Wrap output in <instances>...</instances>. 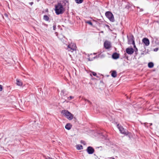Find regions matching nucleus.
Here are the masks:
<instances>
[{
    "instance_id": "nucleus-1",
    "label": "nucleus",
    "mask_w": 159,
    "mask_h": 159,
    "mask_svg": "<svg viewBox=\"0 0 159 159\" xmlns=\"http://www.w3.org/2000/svg\"><path fill=\"white\" fill-rule=\"evenodd\" d=\"M64 10L63 6L61 3H58L57 5L55 6V11L57 15L62 14Z\"/></svg>"
},
{
    "instance_id": "nucleus-2",
    "label": "nucleus",
    "mask_w": 159,
    "mask_h": 159,
    "mask_svg": "<svg viewBox=\"0 0 159 159\" xmlns=\"http://www.w3.org/2000/svg\"><path fill=\"white\" fill-rule=\"evenodd\" d=\"M117 127L120 132L121 134H124L125 135H128L129 137V138L130 137V133H129L127 130H126L122 126L118 124L117 125Z\"/></svg>"
},
{
    "instance_id": "nucleus-3",
    "label": "nucleus",
    "mask_w": 159,
    "mask_h": 159,
    "mask_svg": "<svg viewBox=\"0 0 159 159\" xmlns=\"http://www.w3.org/2000/svg\"><path fill=\"white\" fill-rule=\"evenodd\" d=\"M61 113H62L68 120H70L72 119L73 115L70 112L67 110H62L61 111Z\"/></svg>"
},
{
    "instance_id": "nucleus-4",
    "label": "nucleus",
    "mask_w": 159,
    "mask_h": 159,
    "mask_svg": "<svg viewBox=\"0 0 159 159\" xmlns=\"http://www.w3.org/2000/svg\"><path fill=\"white\" fill-rule=\"evenodd\" d=\"M105 15L110 21L112 22L114 21L115 20L113 15L110 11L106 12L105 13Z\"/></svg>"
},
{
    "instance_id": "nucleus-5",
    "label": "nucleus",
    "mask_w": 159,
    "mask_h": 159,
    "mask_svg": "<svg viewBox=\"0 0 159 159\" xmlns=\"http://www.w3.org/2000/svg\"><path fill=\"white\" fill-rule=\"evenodd\" d=\"M68 47L69 49V51L72 52L73 51L75 50L76 48L75 44L73 43H71L68 46Z\"/></svg>"
},
{
    "instance_id": "nucleus-6",
    "label": "nucleus",
    "mask_w": 159,
    "mask_h": 159,
    "mask_svg": "<svg viewBox=\"0 0 159 159\" xmlns=\"http://www.w3.org/2000/svg\"><path fill=\"white\" fill-rule=\"evenodd\" d=\"M142 41L144 44V45L146 46H148L150 44V41L147 38H143L142 40Z\"/></svg>"
},
{
    "instance_id": "nucleus-7",
    "label": "nucleus",
    "mask_w": 159,
    "mask_h": 159,
    "mask_svg": "<svg viewBox=\"0 0 159 159\" xmlns=\"http://www.w3.org/2000/svg\"><path fill=\"white\" fill-rule=\"evenodd\" d=\"M104 46L105 48L106 49H109L111 47V43L109 41H106L104 43Z\"/></svg>"
},
{
    "instance_id": "nucleus-8",
    "label": "nucleus",
    "mask_w": 159,
    "mask_h": 159,
    "mask_svg": "<svg viewBox=\"0 0 159 159\" xmlns=\"http://www.w3.org/2000/svg\"><path fill=\"white\" fill-rule=\"evenodd\" d=\"M87 152L89 154H92L94 152V150L91 147H88L87 149Z\"/></svg>"
},
{
    "instance_id": "nucleus-9",
    "label": "nucleus",
    "mask_w": 159,
    "mask_h": 159,
    "mask_svg": "<svg viewBox=\"0 0 159 159\" xmlns=\"http://www.w3.org/2000/svg\"><path fill=\"white\" fill-rule=\"evenodd\" d=\"M134 52V50L132 48H128L126 49V52L129 54L131 55Z\"/></svg>"
},
{
    "instance_id": "nucleus-10",
    "label": "nucleus",
    "mask_w": 159,
    "mask_h": 159,
    "mask_svg": "<svg viewBox=\"0 0 159 159\" xmlns=\"http://www.w3.org/2000/svg\"><path fill=\"white\" fill-rule=\"evenodd\" d=\"M119 55L117 53H115L112 55V57L114 59H116L119 58Z\"/></svg>"
},
{
    "instance_id": "nucleus-11",
    "label": "nucleus",
    "mask_w": 159,
    "mask_h": 159,
    "mask_svg": "<svg viewBox=\"0 0 159 159\" xmlns=\"http://www.w3.org/2000/svg\"><path fill=\"white\" fill-rule=\"evenodd\" d=\"M71 125L70 123H67L65 126V128L68 130H70L71 129Z\"/></svg>"
},
{
    "instance_id": "nucleus-12",
    "label": "nucleus",
    "mask_w": 159,
    "mask_h": 159,
    "mask_svg": "<svg viewBox=\"0 0 159 159\" xmlns=\"http://www.w3.org/2000/svg\"><path fill=\"white\" fill-rule=\"evenodd\" d=\"M16 84L18 86H21L22 84V83L21 81L19 79H17L16 80Z\"/></svg>"
},
{
    "instance_id": "nucleus-13",
    "label": "nucleus",
    "mask_w": 159,
    "mask_h": 159,
    "mask_svg": "<svg viewBox=\"0 0 159 159\" xmlns=\"http://www.w3.org/2000/svg\"><path fill=\"white\" fill-rule=\"evenodd\" d=\"M4 16H5V17H4L2 15H1V16L2 17V18L3 19H4L5 20H8V15L7 14V13H5L4 14Z\"/></svg>"
},
{
    "instance_id": "nucleus-14",
    "label": "nucleus",
    "mask_w": 159,
    "mask_h": 159,
    "mask_svg": "<svg viewBox=\"0 0 159 159\" xmlns=\"http://www.w3.org/2000/svg\"><path fill=\"white\" fill-rule=\"evenodd\" d=\"M111 75L113 77H116L117 76V73L116 71L115 70L112 71L111 74Z\"/></svg>"
},
{
    "instance_id": "nucleus-15",
    "label": "nucleus",
    "mask_w": 159,
    "mask_h": 159,
    "mask_svg": "<svg viewBox=\"0 0 159 159\" xmlns=\"http://www.w3.org/2000/svg\"><path fill=\"white\" fill-rule=\"evenodd\" d=\"M148 67L150 68H152L154 66V64L152 62H149L148 63Z\"/></svg>"
},
{
    "instance_id": "nucleus-16",
    "label": "nucleus",
    "mask_w": 159,
    "mask_h": 159,
    "mask_svg": "<svg viewBox=\"0 0 159 159\" xmlns=\"http://www.w3.org/2000/svg\"><path fill=\"white\" fill-rule=\"evenodd\" d=\"M76 148L78 150H81L83 149V146L81 145H78L76 146Z\"/></svg>"
},
{
    "instance_id": "nucleus-17",
    "label": "nucleus",
    "mask_w": 159,
    "mask_h": 159,
    "mask_svg": "<svg viewBox=\"0 0 159 159\" xmlns=\"http://www.w3.org/2000/svg\"><path fill=\"white\" fill-rule=\"evenodd\" d=\"M130 40H131L132 42V43L134 45V48H136V46H135V43H134V40L133 39V38H132L131 39H130Z\"/></svg>"
},
{
    "instance_id": "nucleus-18",
    "label": "nucleus",
    "mask_w": 159,
    "mask_h": 159,
    "mask_svg": "<svg viewBox=\"0 0 159 159\" xmlns=\"http://www.w3.org/2000/svg\"><path fill=\"white\" fill-rule=\"evenodd\" d=\"M49 17L47 15H44L43 16V19L46 21H48L49 20Z\"/></svg>"
},
{
    "instance_id": "nucleus-19",
    "label": "nucleus",
    "mask_w": 159,
    "mask_h": 159,
    "mask_svg": "<svg viewBox=\"0 0 159 159\" xmlns=\"http://www.w3.org/2000/svg\"><path fill=\"white\" fill-rule=\"evenodd\" d=\"M76 2L77 3H81L83 2V0H75Z\"/></svg>"
},
{
    "instance_id": "nucleus-20",
    "label": "nucleus",
    "mask_w": 159,
    "mask_h": 159,
    "mask_svg": "<svg viewBox=\"0 0 159 159\" xmlns=\"http://www.w3.org/2000/svg\"><path fill=\"white\" fill-rule=\"evenodd\" d=\"M86 23L89 24V25H91L92 26L93 25L92 23L90 21H86Z\"/></svg>"
},
{
    "instance_id": "nucleus-21",
    "label": "nucleus",
    "mask_w": 159,
    "mask_h": 159,
    "mask_svg": "<svg viewBox=\"0 0 159 159\" xmlns=\"http://www.w3.org/2000/svg\"><path fill=\"white\" fill-rule=\"evenodd\" d=\"M53 30H55L56 29V25L55 24H54L53 26Z\"/></svg>"
},
{
    "instance_id": "nucleus-22",
    "label": "nucleus",
    "mask_w": 159,
    "mask_h": 159,
    "mask_svg": "<svg viewBox=\"0 0 159 159\" xmlns=\"http://www.w3.org/2000/svg\"><path fill=\"white\" fill-rule=\"evenodd\" d=\"M65 92V91L64 90H62L61 91V95H64V92Z\"/></svg>"
},
{
    "instance_id": "nucleus-23",
    "label": "nucleus",
    "mask_w": 159,
    "mask_h": 159,
    "mask_svg": "<svg viewBox=\"0 0 159 159\" xmlns=\"http://www.w3.org/2000/svg\"><path fill=\"white\" fill-rule=\"evenodd\" d=\"M2 86L0 85V91H1L2 90Z\"/></svg>"
},
{
    "instance_id": "nucleus-24",
    "label": "nucleus",
    "mask_w": 159,
    "mask_h": 159,
    "mask_svg": "<svg viewBox=\"0 0 159 159\" xmlns=\"http://www.w3.org/2000/svg\"><path fill=\"white\" fill-rule=\"evenodd\" d=\"M74 98V97H72V96H70L69 98H68V99H69V100H70L71 99H72V98Z\"/></svg>"
},
{
    "instance_id": "nucleus-25",
    "label": "nucleus",
    "mask_w": 159,
    "mask_h": 159,
    "mask_svg": "<svg viewBox=\"0 0 159 159\" xmlns=\"http://www.w3.org/2000/svg\"><path fill=\"white\" fill-rule=\"evenodd\" d=\"M93 75L94 76L96 75V73L94 72H92Z\"/></svg>"
},
{
    "instance_id": "nucleus-26",
    "label": "nucleus",
    "mask_w": 159,
    "mask_h": 159,
    "mask_svg": "<svg viewBox=\"0 0 159 159\" xmlns=\"http://www.w3.org/2000/svg\"><path fill=\"white\" fill-rule=\"evenodd\" d=\"M85 101L88 102H89V103H91V102H90V101L89 100L87 99H85Z\"/></svg>"
},
{
    "instance_id": "nucleus-27",
    "label": "nucleus",
    "mask_w": 159,
    "mask_h": 159,
    "mask_svg": "<svg viewBox=\"0 0 159 159\" xmlns=\"http://www.w3.org/2000/svg\"><path fill=\"white\" fill-rule=\"evenodd\" d=\"M29 3L30 5L31 6H32L33 4L34 3H33V2H30Z\"/></svg>"
},
{
    "instance_id": "nucleus-28",
    "label": "nucleus",
    "mask_w": 159,
    "mask_h": 159,
    "mask_svg": "<svg viewBox=\"0 0 159 159\" xmlns=\"http://www.w3.org/2000/svg\"><path fill=\"white\" fill-rule=\"evenodd\" d=\"M81 143L84 144H85V142L84 141H82Z\"/></svg>"
},
{
    "instance_id": "nucleus-29",
    "label": "nucleus",
    "mask_w": 159,
    "mask_h": 159,
    "mask_svg": "<svg viewBox=\"0 0 159 159\" xmlns=\"http://www.w3.org/2000/svg\"><path fill=\"white\" fill-rule=\"evenodd\" d=\"M158 50V48H156L155 49L154 51H157Z\"/></svg>"
},
{
    "instance_id": "nucleus-30",
    "label": "nucleus",
    "mask_w": 159,
    "mask_h": 159,
    "mask_svg": "<svg viewBox=\"0 0 159 159\" xmlns=\"http://www.w3.org/2000/svg\"><path fill=\"white\" fill-rule=\"evenodd\" d=\"M45 12H48V9H47L45 10Z\"/></svg>"
},
{
    "instance_id": "nucleus-31",
    "label": "nucleus",
    "mask_w": 159,
    "mask_h": 159,
    "mask_svg": "<svg viewBox=\"0 0 159 159\" xmlns=\"http://www.w3.org/2000/svg\"><path fill=\"white\" fill-rule=\"evenodd\" d=\"M137 51H138V49H137V48H136V49L135 50V52H136Z\"/></svg>"
},
{
    "instance_id": "nucleus-32",
    "label": "nucleus",
    "mask_w": 159,
    "mask_h": 159,
    "mask_svg": "<svg viewBox=\"0 0 159 159\" xmlns=\"http://www.w3.org/2000/svg\"><path fill=\"white\" fill-rule=\"evenodd\" d=\"M106 26H107V27H109V26L108 25H106Z\"/></svg>"
},
{
    "instance_id": "nucleus-33",
    "label": "nucleus",
    "mask_w": 159,
    "mask_h": 159,
    "mask_svg": "<svg viewBox=\"0 0 159 159\" xmlns=\"http://www.w3.org/2000/svg\"><path fill=\"white\" fill-rule=\"evenodd\" d=\"M129 6H128V7H127L126 6V8H127V9H128V8H129Z\"/></svg>"
},
{
    "instance_id": "nucleus-34",
    "label": "nucleus",
    "mask_w": 159,
    "mask_h": 159,
    "mask_svg": "<svg viewBox=\"0 0 159 159\" xmlns=\"http://www.w3.org/2000/svg\"><path fill=\"white\" fill-rule=\"evenodd\" d=\"M141 11H143V9H141Z\"/></svg>"
},
{
    "instance_id": "nucleus-35",
    "label": "nucleus",
    "mask_w": 159,
    "mask_h": 159,
    "mask_svg": "<svg viewBox=\"0 0 159 159\" xmlns=\"http://www.w3.org/2000/svg\"><path fill=\"white\" fill-rule=\"evenodd\" d=\"M152 125V123L150 124V125Z\"/></svg>"
},
{
    "instance_id": "nucleus-36",
    "label": "nucleus",
    "mask_w": 159,
    "mask_h": 159,
    "mask_svg": "<svg viewBox=\"0 0 159 159\" xmlns=\"http://www.w3.org/2000/svg\"><path fill=\"white\" fill-rule=\"evenodd\" d=\"M146 124V123H145L144 124V125H145Z\"/></svg>"
},
{
    "instance_id": "nucleus-37",
    "label": "nucleus",
    "mask_w": 159,
    "mask_h": 159,
    "mask_svg": "<svg viewBox=\"0 0 159 159\" xmlns=\"http://www.w3.org/2000/svg\"><path fill=\"white\" fill-rule=\"evenodd\" d=\"M112 159H115L114 158H113Z\"/></svg>"
}]
</instances>
